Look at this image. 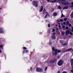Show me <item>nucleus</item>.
I'll return each mask as SVG.
<instances>
[{
  "label": "nucleus",
  "instance_id": "2eb2a0df",
  "mask_svg": "<svg viewBox=\"0 0 73 73\" xmlns=\"http://www.w3.org/2000/svg\"><path fill=\"white\" fill-rule=\"evenodd\" d=\"M61 33H62V36H64V35H65V32L64 31H61Z\"/></svg>",
  "mask_w": 73,
  "mask_h": 73
},
{
  "label": "nucleus",
  "instance_id": "aec40b11",
  "mask_svg": "<svg viewBox=\"0 0 73 73\" xmlns=\"http://www.w3.org/2000/svg\"><path fill=\"white\" fill-rule=\"evenodd\" d=\"M57 1V0H54L52 1V3H55Z\"/></svg>",
  "mask_w": 73,
  "mask_h": 73
},
{
  "label": "nucleus",
  "instance_id": "5fc2aeb1",
  "mask_svg": "<svg viewBox=\"0 0 73 73\" xmlns=\"http://www.w3.org/2000/svg\"><path fill=\"white\" fill-rule=\"evenodd\" d=\"M43 14H44V12H43Z\"/></svg>",
  "mask_w": 73,
  "mask_h": 73
},
{
  "label": "nucleus",
  "instance_id": "b1692460",
  "mask_svg": "<svg viewBox=\"0 0 73 73\" xmlns=\"http://www.w3.org/2000/svg\"><path fill=\"white\" fill-rule=\"evenodd\" d=\"M67 18H66L64 19V20L65 21H67Z\"/></svg>",
  "mask_w": 73,
  "mask_h": 73
},
{
  "label": "nucleus",
  "instance_id": "20e7f679",
  "mask_svg": "<svg viewBox=\"0 0 73 73\" xmlns=\"http://www.w3.org/2000/svg\"><path fill=\"white\" fill-rule=\"evenodd\" d=\"M37 72H42V69L41 68H36Z\"/></svg>",
  "mask_w": 73,
  "mask_h": 73
},
{
  "label": "nucleus",
  "instance_id": "412c9836",
  "mask_svg": "<svg viewBox=\"0 0 73 73\" xmlns=\"http://www.w3.org/2000/svg\"><path fill=\"white\" fill-rule=\"evenodd\" d=\"M54 62V61L52 60H51L50 61V63H53V62Z\"/></svg>",
  "mask_w": 73,
  "mask_h": 73
},
{
  "label": "nucleus",
  "instance_id": "f3484780",
  "mask_svg": "<svg viewBox=\"0 0 73 73\" xmlns=\"http://www.w3.org/2000/svg\"><path fill=\"white\" fill-rule=\"evenodd\" d=\"M60 42L61 44L62 45H63V43H64V41L62 40H60Z\"/></svg>",
  "mask_w": 73,
  "mask_h": 73
},
{
  "label": "nucleus",
  "instance_id": "7ed1b4c3",
  "mask_svg": "<svg viewBox=\"0 0 73 73\" xmlns=\"http://www.w3.org/2000/svg\"><path fill=\"white\" fill-rule=\"evenodd\" d=\"M33 5L34 7H38V3L36 1H34L33 2Z\"/></svg>",
  "mask_w": 73,
  "mask_h": 73
},
{
  "label": "nucleus",
  "instance_id": "473e14b6",
  "mask_svg": "<svg viewBox=\"0 0 73 73\" xmlns=\"http://www.w3.org/2000/svg\"><path fill=\"white\" fill-rule=\"evenodd\" d=\"M47 67H46L45 71H46V70H47Z\"/></svg>",
  "mask_w": 73,
  "mask_h": 73
},
{
  "label": "nucleus",
  "instance_id": "4468645a",
  "mask_svg": "<svg viewBox=\"0 0 73 73\" xmlns=\"http://www.w3.org/2000/svg\"><path fill=\"white\" fill-rule=\"evenodd\" d=\"M48 16H49V15L47 13L45 16L44 17V18L45 19H46V18H47V17H48Z\"/></svg>",
  "mask_w": 73,
  "mask_h": 73
},
{
  "label": "nucleus",
  "instance_id": "49530a36",
  "mask_svg": "<svg viewBox=\"0 0 73 73\" xmlns=\"http://www.w3.org/2000/svg\"><path fill=\"white\" fill-rule=\"evenodd\" d=\"M56 33H53V34H56Z\"/></svg>",
  "mask_w": 73,
  "mask_h": 73
},
{
  "label": "nucleus",
  "instance_id": "9d476101",
  "mask_svg": "<svg viewBox=\"0 0 73 73\" xmlns=\"http://www.w3.org/2000/svg\"><path fill=\"white\" fill-rule=\"evenodd\" d=\"M57 15V12H55L53 13V16H54V17H55V16H56Z\"/></svg>",
  "mask_w": 73,
  "mask_h": 73
},
{
  "label": "nucleus",
  "instance_id": "7c9ffc66",
  "mask_svg": "<svg viewBox=\"0 0 73 73\" xmlns=\"http://www.w3.org/2000/svg\"><path fill=\"white\" fill-rule=\"evenodd\" d=\"M69 27H72V25H71V24H70L69 25Z\"/></svg>",
  "mask_w": 73,
  "mask_h": 73
},
{
  "label": "nucleus",
  "instance_id": "4be33fe9",
  "mask_svg": "<svg viewBox=\"0 0 73 73\" xmlns=\"http://www.w3.org/2000/svg\"><path fill=\"white\" fill-rule=\"evenodd\" d=\"M0 47L1 49H3V45H0Z\"/></svg>",
  "mask_w": 73,
  "mask_h": 73
},
{
  "label": "nucleus",
  "instance_id": "09e8293b",
  "mask_svg": "<svg viewBox=\"0 0 73 73\" xmlns=\"http://www.w3.org/2000/svg\"><path fill=\"white\" fill-rule=\"evenodd\" d=\"M52 54H53V56H54V53L53 52Z\"/></svg>",
  "mask_w": 73,
  "mask_h": 73
},
{
  "label": "nucleus",
  "instance_id": "39448f33",
  "mask_svg": "<svg viewBox=\"0 0 73 73\" xmlns=\"http://www.w3.org/2000/svg\"><path fill=\"white\" fill-rule=\"evenodd\" d=\"M57 52H58V53H60V52H61V51L60 50H59L58 51V50H55L54 53V54L55 56H56V55L57 54Z\"/></svg>",
  "mask_w": 73,
  "mask_h": 73
},
{
  "label": "nucleus",
  "instance_id": "a18cd8bd",
  "mask_svg": "<svg viewBox=\"0 0 73 73\" xmlns=\"http://www.w3.org/2000/svg\"><path fill=\"white\" fill-rule=\"evenodd\" d=\"M71 28L73 30V27H72Z\"/></svg>",
  "mask_w": 73,
  "mask_h": 73
},
{
  "label": "nucleus",
  "instance_id": "6e6552de",
  "mask_svg": "<svg viewBox=\"0 0 73 73\" xmlns=\"http://www.w3.org/2000/svg\"><path fill=\"white\" fill-rule=\"evenodd\" d=\"M70 61L71 62V66H72V69H73V59H72L70 60Z\"/></svg>",
  "mask_w": 73,
  "mask_h": 73
},
{
  "label": "nucleus",
  "instance_id": "5701e85b",
  "mask_svg": "<svg viewBox=\"0 0 73 73\" xmlns=\"http://www.w3.org/2000/svg\"><path fill=\"white\" fill-rule=\"evenodd\" d=\"M58 8L59 9H60L61 8V7L60 6H58Z\"/></svg>",
  "mask_w": 73,
  "mask_h": 73
},
{
  "label": "nucleus",
  "instance_id": "f704fd0d",
  "mask_svg": "<svg viewBox=\"0 0 73 73\" xmlns=\"http://www.w3.org/2000/svg\"><path fill=\"white\" fill-rule=\"evenodd\" d=\"M65 29H68V27H66Z\"/></svg>",
  "mask_w": 73,
  "mask_h": 73
},
{
  "label": "nucleus",
  "instance_id": "9b49d317",
  "mask_svg": "<svg viewBox=\"0 0 73 73\" xmlns=\"http://www.w3.org/2000/svg\"><path fill=\"white\" fill-rule=\"evenodd\" d=\"M43 6H41V7L40 8V9L39 10V12H42V10H43Z\"/></svg>",
  "mask_w": 73,
  "mask_h": 73
},
{
  "label": "nucleus",
  "instance_id": "f03ea898",
  "mask_svg": "<svg viewBox=\"0 0 73 73\" xmlns=\"http://www.w3.org/2000/svg\"><path fill=\"white\" fill-rule=\"evenodd\" d=\"M63 63V62L62 60H60L58 62V65H59V66H61L62 65Z\"/></svg>",
  "mask_w": 73,
  "mask_h": 73
},
{
  "label": "nucleus",
  "instance_id": "37998d69",
  "mask_svg": "<svg viewBox=\"0 0 73 73\" xmlns=\"http://www.w3.org/2000/svg\"><path fill=\"white\" fill-rule=\"evenodd\" d=\"M43 11H44V12H45V9H44Z\"/></svg>",
  "mask_w": 73,
  "mask_h": 73
},
{
  "label": "nucleus",
  "instance_id": "e433bc0d",
  "mask_svg": "<svg viewBox=\"0 0 73 73\" xmlns=\"http://www.w3.org/2000/svg\"><path fill=\"white\" fill-rule=\"evenodd\" d=\"M60 21H64V20L62 19H61L60 20Z\"/></svg>",
  "mask_w": 73,
  "mask_h": 73
},
{
  "label": "nucleus",
  "instance_id": "58836bf2",
  "mask_svg": "<svg viewBox=\"0 0 73 73\" xmlns=\"http://www.w3.org/2000/svg\"><path fill=\"white\" fill-rule=\"evenodd\" d=\"M59 28H61V25H59L58 26Z\"/></svg>",
  "mask_w": 73,
  "mask_h": 73
},
{
  "label": "nucleus",
  "instance_id": "f8f14e48",
  "mask_svg": "<svg viewBox=\"0 0 73 73\" xmlns=\"http://www.w3.org/2000/svg\"><path fill=\"white\" fill-rule=\"evenodd\" d=\"M68 7L65 6L63 8V9H68Z\"/></svg>",
  "mask_w": 73,
  "mask_h": 73
},
{
  "label": "nucleus",
  "instance_id": "0eeeda50",
  "mask_svg": "<svg viewBox=\"0 0 73 73\" xmlns=\"http://www.w3.org/2000/svg\"><path fill=\"white\" fill-rule=\"evenodd\" d=\"M70 32V30H68L66 31V35H68V34H69V32Z\"/></svg>",
  "mask_w": 73,
  "mask_h": 73
},
{
  "label": "nucleus",
  "instance_id": "603ef678",
  "mask_svg": "<svg viewBox=\"0 0 73 73\" xmlns=\"http://www.w3.org/2000/svg\"><path fill=\"white\" fill-rule=\"evenodd\" d=\"M1 8H0V10H1Z\"/></svg>",
  "mask_w": 73,
  "mask_h": 73
},
{
  "label": "nucleus",
  "instance_id": "bf43d9fd",
  "mask_svg": "<svg viewBox=\"0 0 73 73\" xmlns=\"http://www.w3.org/2000/svg\"><path fill=\"white\" fill-rule=\"evenodd\" d=\"M58 35H60V33H59V34Z\"/></svg>",
  "mask_w": 73,
  "mask_h": 73
},
{
  "label": "nucleus",
  "instance_id": "864d4df0",
  "mask_svg": "<svg viewBox=\"0 0 73 73\" xmlns=\"http://www.w3.org/2000/svg\"><path fill=\"white\" fill-rule=\"evenodd\" d=\"M72 32H73V29H72Z\"/></svg>",
  "mask_w": 73,
  "mask_h": 73
},
{
  "label": "nucleus",
  "instance_id": "72a5a7b5",
  "mask_svg": "<svg viewBox=\"0 0 73 73\" xmlns=\"http://www.w3.org/2000/svg\"><path fill=\"white\" fill-rule=\"evenodd\" d=\"M62 27L63 28H65V26L63 25L62 26Z\"/></svg>",
  "mask_w": 73,
  "mask_h": 73
},
{
  "label": "nucleus",
  "instance_id": "4d7b16f0",
  "mask_svg": "<svg viewBox=\"0 0 73 73\" xmlns=\"http://www.w3.org/2000/svg\"><path fill=\"white\" fill-rule=\"evenodd\" d=\"M31 69H32V68H31Z\"/></svg>",
  "mask_w": 73,
  "mask_h": 73
},
{
  "label": "nucleus",
  "instance_id": "393cba45",
  "mask_svg": "<svg viewBox=\"0 0 73 73\" xmlns=\"http://www.w3.org/2000/svg\"><path fill=\"white\" fill-rule=\"evenodd\" d=\"M65 17V16L63 15V14H62V16L61 17V18H62V17Z\"/></svg>",
  "mask_w": 73,
  "mask_h": 73
},
{
  "label": "nucleus",
  "instance_id": "c9c22d12",
  "mask_svg": "<svg viewBox=\"0 0 73 73\" xmlns=\"http://www.w3.org/2000/svg\"><path fill=\"white\" fill-rule=\"evenodd\" d=\"M23 49H27V48L25 47H23Z\"/></svg>",
  "mask_w": 73,
  "mask_h": 73
},
{
  "label": "nucleus",
  "instance_id": "79ce46f5",
  "mask_svg": "<svg viewBox=\"0 0 73 73\" xmlns=\"http://www.w3.org/2000/svg\"><path fill=\"white\" fill-rule=\"evenodd\" d=\"M0 53H2L1 50H0Z\"/></svg>",
  "mask_w": 73,
  "mask_h": 73
},
{
  "label": "nucleus",
  "instance_id": "f257e3e1",
  "mask_svg": "<svg viewBox=\"0 0 73 73\" xmlns=\"http://www.w3.org/2000/svg\"><path fill=\"white\" fill-rule=\"evenodd\" d=\"M59 2L64 5L68 6L69 5V3L68 2H63L65 1L66 0H57Z\"/></svg>",
  "mask_w": 73,
  "mask_h": 73
},
{
  "label": "nucleus",
  "instance_id": "1a4fd4ad",
  "mask_svg": "<svg viewBox=\"0 0 73 73\" xmlns=\"http://www.w3.org/2000/svg\"><path fill=\"white\" fill-rule=\"evenodd\" d=\"M52 38L53 40H54L56 39V36H55V35H52Z\"/></svg>",
  "mask_w": 73,
  "mask_h": 73
},
{
  "label": "nucleus",
  "instance_id": "052dcab7",
  "mask_svg": "<svg viewBox=\"0 0 73 73\" xmlns=\"http://www.w3.org/2000/svg\"><path fill=\"white\" fill-rule=\"evenodd\" d=\"M55 60H54V61H55Z\"/></svg>",
  "mask_w": 73,
  "mask_h": 73
},
{
  "label": "nucleus",
  "instance_id": "13d9d810",
  "mask_svg": "<svg viewBox=\"0 0 73 73\" xmlns=\"http://www.w3.org/2000/svg\"><path fill=\"white\" fill-rule=\"evenodd\" d=\"M72 51H73V49L72 50Z\"/></svg>",
  "mask_w": 73,
  "mask_h": 73
},
{
  "label": "nucleus",
  "instance_id": "de8ad7c7",
  "mask_svg": "<svg viewBox=\"0 0 73 73\" xmlns=\"http://www.w3.org/2000/svg\"><path fill=\"white\" fill-rule=\"evenodd\" d=\"M51 44H52V43H51V42H50L49 43V44L50 45Z\"/></svg>",
  "mask_w": 73,
  "mask_h": 73
},
{
  "label": "nucleus",
  "instance_id": "8fccbe9b",
  "mask_svg": "<svg viewBox=\"0 0 73 73\" xmlns=\"http://www.w3.org/2000/svg\"><path fill=\"white\" fill-rule=\"evenodd\" d=\"M48 1H49L50 0H47Z\"/></svg>",
  "mask_w": 73,
  "mask_h": 73
},
{
  "label": "nucleus",
  "instance_id": "c756f323",
  "mask_svg": "<svg viewBox=\"0 0 73 73\" xmlns=\"http://www.w3.org/2000/svg\"><path fill=\"white\" fill-rule=\"evenodd\" d=\"M70 34L71 35H73V33H71V32H70Z\"/></svg>",
  "mask_w": 73,
  "mask_h": 73
},
{
  "label": "nucleus",
  "instance_id": "6ab92c4d",
  "mask_svg": "<svg viewBox=\"0 0 73 73\" xmlns=\"http://www.w3.org/2000/svg\"><path fill=\"white\" fill-rule=\"evenodd\" d=\"M72 48H70L69 49H67L66 50V51H69V50H72Z\"/></svg>",
  "mask_w": 73,
  "mask_h": 73
},
{
  "label": "nucleus",
  "instance_id": "a19ab883",
  "mask_svg": "<svg viewBox=\"0 0 73 73\" xmlns=\"http://www.w3.org/2000/svg\"><path fill=\"white\" fill-rule=\"evenodd\" d=\"M57 22H58V23H59V22H60V20H58L57 21Z\"/></svg>",
  "mask_w": 73,
  "mask_h": 73
},
{
  "label": "nucleus",
  "instance_id": "ea45409f",
  "mask_svg": "<svg viewBox=\"0 0 73 73\" xmlns=\"http://www.w3.org/2000/svg\"><path fill=\"white\" fill-rule=\"evenodd\" d=\"M71 72H72V73H73V70H71Z\"/></svg>",
  "mask_w": 73,
  "mask_h": 73
},
{
  "label": "nucleus",
  "instance_id": "c03bdc74",
  "mask_svg": "<svg viewBox=\"0 0 73 73\" xmlns=\"http://www.w3.org/2000/svg\"><path fill=\"white\" fill-rule=\"evenodd\" d=\"M60 23H58V25H59V24H60Z\"/></svg>",
  "mask_w": 73,
  "mask_h": 73
},
{
  "label": "nucleus",
  "instance_id": "cd10ccee",
  "mask_svg": "<svg viewBox=\"0 0 73 73\" xmlns=\"http://www.w3.org/2000/svg\"><path fill=\"white\" fill-rule=\"evenodd\" d=\"M48 27L49 28L50 27V24H48Z\"/></svg>",
  "mask_w": 73,
  "mask_h": 73
},
{
  "label": "nucleus",
  "instance_id": "423d86ee",
  "mask_svg": "<svg viewBox=\"0 0 73 73\" xmlns=\"http://www.w3.org/2000/svg\"><path fill=\"white\" fill-rule=\"evenodd\" d=\"M3 29L2 28H0V33H3Z\"/></svg>",
  "mask_w": 73,
  "mask_h": 73
},
{
  "label": "nucleus",
  "instance_id": "bb28decb",
  "mask_svg": "<svg viewBox=\"0 0 73 73\" xmlns=\"http://www.w3.org/2000/svg\"><path fill=\"white\" fill-rule=\"evenodd\" d=\"M52 51H54V47H52Z\"/></svg>",
  "mask_w": 73,
  "mask_h": 73
},
{
  "label": "nucleus",
  "instance_id": "a878e982",
  "mask_svg": "<svg viewBox=\"0 0 73 73\" xmlns=\"http://www.w3.org/2000/svg\"><path fill=\"white\" fill-rule=\"evenodd\" d=\"M67 45V44L66 43H65L64 44H63V45L64 46H65V45Z\"/></svg>",
  "mask_w": 73,
  "mask_h": 73
},
{
  "label": "nucleus",
  "instance_id": "6e6d98bb",
  "mask_svg": "<svg viewBox=\"0 0 73 73\" xmlns=\"http://www.w3.org/2000/svg\"><path fill=\"white\" fill-rule=\"evenodd\" d=\"M58 25H56V26H58Z\"/></svg>",
  "mask_w": 73,
  "mask_h": 73
},
{
  "label": "nucleus",
  "instance_id": "dca6fc26",
  "mask_svg": "<svg viewBox=\"0 0 73 73\" xmlns=\"http://www.w3.org/2000/svg\"><path fill=\"white\" fill-rule=\"evenodd\" d=\"M70 16L72 18H73V11L72 12V13L71 14Z\"/></svg>",
  "mask_w": 73,
  "mask_h": 73
},
{
  "label": "nucleus",
  "instance_id": "a211bd4d",
  "mask_svg": "<svg viewBox=\"0 0 73 73\" xmlns=\"http://www.w3.org/2000/svg\"><path fill=\"white\" fill-rule=\"evenodd\" d=\"M28 52V51L27 50H24L23 51V53H27Z\"/></svg>",
  "mask_w": 73,
  "mask_h": 73
},
{
  "label": "nucleus",
  "instance_id": "3c124183",
  "mask_svg": "<svg viewBox=\"0 0 73 73\" xmlns=\"http://www.w3.org/2000/svg\"><path fill=\"white\" fill-rule=\"evenodd\" d=\"M57 73H60V72L59 71Z\"/></svg>",
  "mask_w": 73,
  "mask_h": 73
},
{
  "label": "nucleus",
  "instance_id": "ddd939ff",
  "mask_svg": "<svg viewBox=\"0 0 73 73\" xmlns=\"http://www.w3.org/2000/svg\"><path fill=\"white\" fill-rule=\"evenodd\" d=\"M69 24V22L68 21H67L66 23V25H68Z\"/></svg>",
  "mask_w": 73,
  "mask_h": 73
},
{
  "label": "nucleus",
  "instance_id": "2f4dec72",
  "mask_svg": "<svg viewBox=\"0 0 73 73\" xmlns=\"http://www.w3.org/2000/svg\"><path fill=\"white\" fill-rule=\"evenodd\" d=\"M71 4L72 5V7H73V2H72Z\"/></svg>",
  "mask_w": 73,
  "mask_h": 73
},
{
  "label": "nucleus",
  "instance_id": "c85d7f7f",
  "mask_svg": "<svg viewBox=\"0 0 73 73\" xmlns=\"http://www.w3.org/2000/svg\"><path fill=\"white\" fill-rule=\"evenodd\" d=\"M52 32H55V29H54L53 30H52Z\"/></svg>",
  "mask_w": 73,
  "mask_h": 73
},
{
  "label": "nucleus",
  "instance_id": "4c0bfd02",
  "mask_svg": "<svg viewBox=\"0 0 73 73\" xmlns=\"http://www.w3.org/2000/svg\"><path fill=\"white\" fill-rule=\"evenodd\" d=\"M63 24L64 25H65V24H66V23H65V22H63Z\"/></svg>",
  "mask_w": 73,
  "mask_h": 73
}]
</instances>
